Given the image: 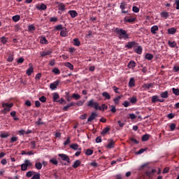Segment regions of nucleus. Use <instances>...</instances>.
Segmentation results:
<instances>
[{
  "mask_svg": "<svg viewBox=\"0 0 179 179\" xmlns=\"http://www.w3.org/2000/svg\"><path fill=\"white\" fill-rule=\"evenodd\" d=\"M115 33L118 35L119 38L124 40H127V38H129V34L127 33V31L122 29H118L117 28L115 29Z\"/></svg>",
  "mask_w": 179,
  "mask_h": 179,
  "instance_id": "nucleus-1",
  "label": "nucleus"
},
{
  "mask_svg": "<svg viewBox=\"0 0 179 179\" xmlns=\"http://www.w3.org/2000/svg\"><path fill=\"white\" fill-rule=\"evenodd\" d=\"M27 167H33V163H31L29 159H25L24 162L21 164L22 171H26L27 170Z\"/></svg>",
  "mask_w": 179,
  "mask_h": 179,
  "instance_id": "nucleus-2",
  "label": "nucleus"
},
{
  "mask_svg": "<svg viewBox=\"0 0 179 179\" xmlns=\"http://www.w3.org/2000/svg\"><path fill=\"white\" fill-rule=\"evenodd\" d=\"M99 106H100V103L94 101V99H90L87 102V107H92L94 110H99Z\"/></svg>",
  "mask_w": 179,
  "mask_h": 179,
  "instance_id": "nucleus-3",
  "label": "nucleus"
},
{
  "mask_svg": "<svg viewBox=\"0 0 179 179\" xmlns=\"http://www.w3.org/2000/svg\"><path fill=\"white\" fill-rule=\"evenodd\" d=\"M2 107H3V113H9L10 111V108L13 107V103H3Z\"/></svg>",
  "mask_w": 179,
  "mask_h": 179,
  "instance_id": "nucleus-4",
  "label": "nucleus"
},
{
  "mask_svg": "<svg viewBox=\"0 0 179 179\" xmlns=\"http://www.w3.org/2000/svg\"><path fill=\"white\" fill-rule=\"evenodd\" d=\"M60 81L59 80H56L54 83H51L50 85V89H51V90H55V89H57V87H58V85H59Z\"/></svg>",
  "mask_w": 179,
  "mask_h": 179,
  "instance_id": "nucleus-5",
  "label": "nucleus"
},
{
  "mask_svg": "<svg viewBox=\"0 0 179 179\" xmlns=\"http://www.w3.org/2000/svg\"><path fill=\"white\" fill-rule=\"evenodd\" d=\"M29 68L28 69H27L26 73L27 75H28V76H31V73H33V72H34V68H33V64H29Z\"/></svg>",
  "mask_w": 179,
  "mask_h": 179,
  "instance_id": "nucleus-6",
  "label": "nucleus"
},
{
  "mask_svg": "<svg viewBox=\"0 0 179 179\" xmlns=\"http://www.w3.org/2000/svg\"><path fill=\"white\" fill-rule=\"evenodd\" d=\"M59 157L62 158V160L64 162H67V163H69V157L65 154H59Z\"/></svg>",
  "mask_w": 179,
  "mask_h": 179,
  "instance_id": "nucleus-7",
  "label": "nucleus"
},
{
  "mask_svg": "<svg viewBox=\"0 0 179 179\" xmlns=\"http://www.w3.org/2000/svg\"><path fill=\"white\" fill-rule=\"evenodd\" d=\"M135 20H136V19L133 17L124 18V22H126L127 23H134V22H135Z\"/></svg>",
  "mask_w": 179,
  "mask_h": 179,
  "instance_id": "nucleus-8",
  "label": "nucleus"
},
{
  "mask_svg": "<svg viewBox=\"0 0 179 179\" xmlns=\"http://www.w3.org/2000/svg\"><path fill=\"white\" fill-rule=\"evenodd\" d=\"M96 117H97V114H96V113H92L91 115L90 116V117L87 120V122H92V121H93V120H94L96 118Z\"/></svg>",
  "mask_w": 179,
  "mask_h": 179,
  "instance_id": "nucleus-9",
  "label": "nucleus"
},
{
  "mask_svg": "<svg viewBox=\"0 0 179 179\" xmlns=\"http://www.w3.org/2000/svg\"><path fill=\"white\" fill-rule=\"evenodd\" d=\"M151 87H153V83L143 85V88L144 90H149V89H151Z\"/></svg>",
  "mask_w": 179,
  "mask_h": 179,
  "instance_id": "nucleus-10",
  "label": "nucleus"
},
{
  "mask_svg": "<svg viewBox=\"0 0 179 179\" xmlns=\"http://www.w3.org/2000/svg\"><path fill=\"white\" fill-rule=\"evenodd\" d=\"M127 66H128V68H129V69H131L132 68H135V66H136V63L135 62V61L131 60L129 62Z\"/></svg>",
  "mask_w": 179,
  "mask_h": 179,
  "instance_id": "nucleus-11",
  "label": "nucleus"
},
{
  "mask_svg": "<svg viewBox=\"0 0 179 179\" xmlns=\"http://www.w3.org/2000/svg\"><path fill=\"white\" fill-rule=\"evenodd\" d=\"M35 169H36V170H41V169H43V164L41 162H36L35 163Z\"/></svg>",
  "mask_w": 179,
  "mask_h": 179,
  "instance_id": "nucleus-12",
  "label": "nucleus"
},
{
  "mask_svg": "<svg viewBox=\"0 0 179 179\" xmlns=\"http://www.w3.org/2000/svg\"><path fill=\"white\" fill-rule=\"evenodd\" d=\"M121 99H122V95L118 96L113 99V101L115 104H116V106H118V104H120V100H121Z\"/></svg>",
  "mask_w": 179,
  "mask_h": 179,
  "instance_id": "nucleus-13",
  "label": "nucleus"
},
{
  "mask_svg": "<svg viewBox=\"0 0 179 179\" xmlns=\"http://www.w3.org/2000/svg\"><path fill=\"white\" fill-rule=\"evenodd\" d=\"M59 99V94H58V93L55 92L53 94V101L58 103V101Z\"/></svg>",
  "mask_w": 179,
  "mask_h": 179,
  "instance_id": "nucleus-14",
  "label": "nucleus"
},
{
  "mask_svg": "<svg viewBox=\"0 0 179 179\" xmlns=\"http://www.w3.org/2000/svg\"><path fill=\"white\" fill-rule=\"evenodd\" d=\"M70 148L74 150H82V148H79V145L78 144H71Z\"/></svg>",
  "mask_w": 179,
  "mask_h": 179,
  "instance_id": "nucleus-15",
  "label": "nucleus"
},
{
  "mask_svg": "<svg viewBox=\"0 0 179 179\" xmlns=\"http://www.w3.org/2000/svg\"><path fill=\"white\" fill-rule=\"evenodd\" d=\"M10 136V134H9V132H2L0 134V138H1L2 139H5V138H8Z\"/></svg>",
  "mask_w": 179,
  "mask_h": 179,
  "instance_id": "nucleus-16",
  "label": "nucleus"
},
{
  "mask_svg": "<svg viewBox=\"0 0 179 179\" xmlns=\"http://www.w3.org/2000/svg\"><path fill=\"white\" fill-rule=\"evenodd\" d=\"M107 108H108V106H107V105L106 104H102L101 106H100V105H99L98 106V110H99L100 111H104V110H107Z\"/></svg>",
  "mask_w": 179,
  "mask_h": 179,
  "instance_id": "nucleus-17",
  "label": "nucleus"
},
{
  "mask_svg": "<svg viewBox=\"0 0 179 179\" xmlns=\"http://www.w3.org/2000/svg\"><path fill=\"white\" fill-rule=\"evenodd\" d=\"M159 30V27L157 25H154L153 27H151V33L152 34H156V31Z\"/></svg>",
  "mask_w": 179,
  "mask_h": 179,
  "instance_id": "nucleus-18",
  "label": "nucleus"
},
{
  "mask_svg": "<svg viewBox=\"0 0 179 179\" xmlns=\"http://www.w3.org/2000/svg\"><path fill=\"white\" fill-rule=\"evenodd\" d=\"M135 44H136V43H135V42H129V43H127V44L125 45V47H126V48H129V49H131V48H132L134 45H135Z\"/></svg>",
  "mask_w": 179,
  "mask_h": 179,
  "instance_id": "nucleus-19",
  "label": "nucleus"
},
{
  "mask_svg": "<svg viewBox=\"0 0 179 179\" xmlns=\"http://www.w3.org/2000/svg\"><path fill=\"white\" fill-rule=\"evenodd\" d=\"M129 87H134L135 86V78H131L129 82Z\"/></svg>",
  "mask_w": 179,
  "mask_h": 179,
  "instance_id": "nucleus-20",
  "label": "nucleus"
},
{
  "mask_svg": "<svg viewBox=\"0 0 179 179\" xmlns=\"http://www.w3.org/2000/svg\"><path fill=\"white\" fill-rule=\"evenodd\" d=\"M69 14L70 15V16H71V17H76V16H78V13L76 10H69Z\"/></svg>",
  "mask_w": 179,
  "mask_h": 179,
  "instance_id": "nucleus-21",
  "label": "nucleus"
},
{
  "mask_svg": "<svg viewBox=\"0 0 179 179\" xmlns=\"http://www.w3.org/2000/svg\"><path fill=\"white\" fill-rule=\"evenodd\" d=\"M102 96H103V97H105V99H106V100H110V99H111V96L107 92H103Z\"/></svg>",
  "mask_w": 179,
  "mask_h": 179,
  "instance_id": "nucleus-22",
  "label": "nucleus"
},
{
  "mask_svg": "<svg viewBox=\"0 0 179 179\" xmlns=\"http://www.w3.org/2000/svg\"><path fill=\"white\" fill-rule=\"evenodd\" d=\"M115 143L114 142V140H110V143L107 145V148L108 149H113V148H114Z\"/></svg>",
  "mask_w": 179,
  "mask_h": 179,
  "instance_id": "nucleus-23",
  "label": "nucleus"
},
{
  "mask_svg": "<svg viewBox=\"0 0 179 179\" xmlns=\"http://www.w3.org/2000/svg\"><path fill=\"white\" fill-rule=\"evenodd\" d=\"M80 160H76L73 164V169H78L80 166Z\"/></svg>",
  "mask_w": 179,
  "mask_h": 179,
  "instance_id": "nucleus-24",
  "label": "nucleus"
},
{
  "mask_svg": "<svg viewBox=\"0 0 179 179\" xmlns=\"http://www.w3.org/2000/svg\"><path fill=\"white\" fill-rule=\"evenodd\" d=\"M41 44H48V41H47V38L45 37L42 36L40 39Z\"/></svg>",
  "mask_w": 179,
  "mask_h": 179,
  "instance_id": "nucleus-25",
  "label": "nucleus"
},
{
  "mask_svg": "<svg viewBox=\"0 0 179 179\" xmlns=\"http://www.w3.org/2000/svg\"><path fill=\"white\" fill-rule=\"evenodd\" d=\"M169 16H170V15L169 14L168 12L163 11L162 13H161V17H164V19H167Z\"/></svg>",
  "mask_w": 179,
  "mask_h": 179,
  "instance_id": "nucleus-26",
  "label": "nucleus"
},
{
  "mask_svg": "<svg viewBox=\"0 0 179 179\" xmlns=\"http://www.w3.org/2000/svg\"><path fill=\"white\" fill-rule=\"evenodd\" d=\"M51 52H52L51 51H48V50L41 52V57H45L46 55H50Z\"/></svg>",
  "mask_w": 179,
  "mask_h": 179,
  "instance_id": "nucleus-27",
  "label": "nucleus"
},
{
  "mask_svg": "<svg viewBox=\"0 0 179 179\" xmlns=\"http://www.w3.org/2000/svg\"><path fill=\"white\" fill-rule=\"evenodd\" d=\"M64 66H66V68H69V69H71V71H73V65H72V64H71L69 62H66L64 64Z\"/></svg>",
  "mask_w": 179,
  "mask_h": 179,
  "instance_id": "nucleus-28",
  "label": "nucleus"
},
{
  "mask_svg": "<svg viewBox=\"0 0 179 179\" xmlns=\"http://www.w3.org/2000/svg\"><path fill=\"white\" fill-rule=\"evenodd\" d=\"M149 138H150V135L149 134L143 135L142 137L143 142H146V141H149Z\"/></svg>",
  "mask_w": 179,
  "mask_h": 179,
  "instance_id": "nucleus-29",
  "label": "nucleus"
},
{
  "mask_svg": "<svg viewBox=\"0 0 179 179\" xmlns=\"http://www.w3.org/2000/svg\"><path fill=\"white\" fill-rule=\"evenodd\" d=\"M176 31H177V29L174 27L168 29V33L169 34H175Z\"/></svg>",
  "mask_w": 179,
  "mask_h": 179,
  "instance_id": "nucleus-30",
  "label": "nucleus"
},
{
  "mask_svg": "<svg viewBox=\"0 0 179 179\" xmlns=\"http://www.w3.org/2000/svg\"><path fill=\"white\" fill-rule=\"evenodd\" d=\"M73 106H75V103L71 102V103H69L67 106L64 107V111L68 110V108H69V107H73Z\"/></svg>",
  "mask_w": 179,
  "mask_h": 179,
  "instance_id": "nucleus-31",
  "label": "nucleus"
},
{
  "mask_svg": "<svg viewBox=\"0 0 179 179\" xmlns=\"http://www.w3.org/2000/svg\"><path fill=\"white\" fill-rule=\"evenodd\" d=\"M161 97H162V99H167V97H169V92L165 91L162 92L161 94Z\"/></svg>",
  "mask_w": 179,
  "mask_h": 179,
  "instance_id": "nucleus-32",
  "label": "nucleus"
},
{
  "mask_svg": "<svg viewBox=\"0 0 179 179\" xmlns=\"http://www.w3.org/2000/svg\"><path fill=\"white\" fill-rule=\"evenodd\" d=\"M35 173L36 172L33 171H29L26 173V176L28 178H30V177H32V176H34Z\"/></svg>",
  "mask_w": 179,
  "mask_h": 179,
  "instance_id": "nucleus-33",
  "label": "nucleus"
},
{
  "mask_svg": "<svg viewBox=\"0 0 179 179\" xmlns=\"http://www.w3.org/2000/svg\"><path fill=\"white\" fill-rule=\"evenodd\" d=\"M172 92L175 96H179V89L178 88H172Z\"/></svg>",
  "mask_w": 179,
  "mask_h": 179,
  "instance_id": "nucleus-34",
  "label": "nucleus"
},
{
  "mask_svg": "<svg viewBox=\"0 0 179 179\" xmlns=\"http://www.w3.org/2000/svg\"><path fill=\"white\" fill-rule=\"evenodd\" d=\"M73 44L74 45H76V47H79V45H80V41H79V39L78 38H74L73 39Z\"/></svg>",
  "mask_w": 179,
  "mask_h": 179,
  "instance_id": "nucleus-35",
  "label": "nucleus"
},
{
  "mask_svg": "<svg viewBox=\"0 0 179 179\" xmlns=\"http://www.w3.org/2000/svg\"><path fill=\"white\" fill-rule=\"evenodd\" d=\"M135 52L137 54H142V47L138 46V48L135 49Z\"/></svg>",
  "mask_w": 179,
  "mask_h": 179,
  "instance_id": "nucleus-36",
  "label": "nucleus"
},
{
  "mask_svg": "<svg viewBox=\"0 0 179 179\" xmlns=\"http://www.w3.org/2000/svg\"><path fill=\"white\" fill-rule=\"evenodd\" d=\"M60 36H62V37H66V36H68V34L66 30L62 29L60 32Z\"/></svg>",
  "mask_w": 179,
  "mask_h": 179,
  "instance_id": "nucleus-37",
  "label": "nucleus"
},
{
  "mask_svg": "<svg viewBox=\"0 0 179 179\" xmlns=\"http://www.w3.org/2000/svg\"><path fill=\"white\" fill-rule=\"evenodd\" d=\"M145 58H146V59H148L149 61H150V60L153 59V55L149 54V53L146 54Z\"/></svg>",
  "mask_w": 179,
  "mask_h": 179,
  "instance_id": "nucleus-38",
  "label": "nucleus"
},
{
  "mask_svg": "<svg viewBox=\"0 0 179 179\" xmlns=\"http://www.w3.org/2000/svg\"><path fill=\"white\" fill-rule=\"evenodd\" d=\"M110 127H106L103 129L101 132V135H106V134H107L110 131Z\"/></svg>",
  "mask_w": 179,
  "mask_h": 179,
  "instance_id": "nucleus-39",
  "label": "nucleus"
},
{
  "mask_svg": "<svg viewBox=\"0 0 179 179\" xmlns=\"http://www.w3.org/2000/svg\"><path fill=\"white\" fill-rule=\"evenodd\" d=\"M85 155H87V156H92V155H93V150L87 149L85 152Z\"/></svg>",
  "mask_w": 179,
  "mask_h": 179,
  "instance_id": "nucleus-40",
  "label": "nucleus"
},
{
  "mask_svg": "<svg viewBox=\"0 0 179 179\" xmlns=\"http://www.w3.org/2000/svg\"><path fill=\"white\" fill-rule=\"evenodd\" d=\"M156 101H160V99H159V97L157 96H153L152 98V102L156 103Z\"/></svg>",
  "mask_w": 179,
  "mask_h": 179,
  "instance_id": "nucleus-41",
  "label": "nucleus"
},
{
  "mask_svg": "<svg viewBox=\"0 0 179 179\" xmlns=\"http://www.w3.org/2000/svg\"><path fill=\"white\" fill-rule=\"evenodd\" d=\"M13 20L14 22H19V20H20V15H14L13 17Z\"/></svg>",
  "mask_w": 179,
  "mask_h": 179,
  "instance_id": "nucleus-42",
  "label": "nucleus"
},
{
  "mask_svg": "<svg viewBox=\"0 0 179 179\" xmlns=\"http://www.w3.org/2000/svg\"><path fill=\"white\" fill-rule=\"evenodd\" d=\"M50 162L52 163V164H55V166L58 164V161L55 158L51 159Z\"/></svg>",
  "mask_w": 179,
  "mask_h": 179,
  "instance_id": "nucleus-43",
  "label": "nucleus"
},
{
  "mask_svg": "<svg viewBox=\"0 0 179 179\" xmlns=\"http://www.w3.org/2000/svg\"><path fill=\"white\" fill-rule=\"evenodd\" d=\"M146 150H148V148H141L138 152H136V155H142V153L146 152Z\"/></svg>",
  "mask_w": 179,
  "mask_h": 179,
  "instance_id": "nucleus-44",
  "label": "nucleus"
},
{
  "mask_svg": "<svg viewBox=\"0 0 179 179\" xmlns=\"http://www.w3.org/2000/svg\"><path fill=\"white\" fill-rule=\"evenodd\" d=\"M59 10H65V4L64 3H60L59 5Z\"/></svg>",
  "mask_w": 179,
  "mask_h": 179,
  "instance_id": "nucleus-45",
  "label": "nucleus"
},
{
  "mask_svg": "<svg viewBox=\"0 0 179 179\" xmlns=\"http://www.w3.org/2000/svg\"><path fill=\"white\" fill-rule=\"evenodd\" d=\"M125 6H127V3H125L124 1L120 3V9L122 10H124V9H125Z\"/></svg>",
  "mask_w": 179,
  "mask_h": 179,
  "instance_id": "nucleus-46",
  "label": "nucleus"
},
{
  "mask_svg": "<svg viewBox=\"0 0 179 179\" xmlns=\"http://www.w3.org/2000/svg\"><path fill=\"white\" fill-rule=\"evenodd\" d=\"M53 73H55L56 75H59V73H61V71H59V69H58V68H55L52 70Z\"/></svg>",
  "mask_w": 179,
  "mask_h": 179,
  "instance_id": "nucleus-47",
  "label": "nucleus"
},
{
  "mask_svg": "<svg viewBox=\"0 0 179 179\" xmlns=\"http://www.w3.org/2000/svg\"><path fill=\"white\" fill-rule=\"evenodd\" d=\"M41 175L40 173H35L31 179H40Z\"/></svg>",
  "mask_w": 179,
  "mask_h": 179,
  "instance_id": "nucleus-48",
  "label": "nucleus"
},
{
  "mask_svg": "<svg viewBox=\"0 0 179 179\" xmlns=\"http://www.w3.org/2000/svg\"><path fill=\"white\" fill-rule=\"evenodd\" d=\"M169 44L170 45V47L174 48L176 47V45H177V43H176V41H169Z\"/></svg>",
  "mask_w": 179,
  "mask_h": 179,
  "instance_id": "nucleus-49",
  "label": "nucleus"
},
{
  "mask_svg": "<svg viewBox=\"0 0 179 179\" xmlns=\"http://www.w3.org/2000/svg\"><path fill=\"white\" fill-rule=\"evenodd\" d=\"M73 99H75L76 100H79L80 99V95L78 94H73L72 96Z\"/></svg>",
  "mask_w": 179,
  "mask_h": 179,
  "instance_id": "nucleus-50",
  "label": "nucleus"
},
{
  "mask_svg": "<svg viewBox=\"0 0 179 179\" xmlns=\"http://www.w3.org/2000/svg\"><path fill=\"white\" fill-rule=\"evenodd\" d=\"M39 100L42 103H45L47 101V98L44 96H42L41 98H39Z\"/></svg>",
  "mask_w": 179,
  "mask_h": 179,
  "instance_id": "nucleus-51",
  "label": "nucleus"
},
{
  "mask_svg": "<svg viewBox=\"0 0 179 179\" xmlns=\"http://www.w3.org/2000/svg\"><path fill=\"white\" fill-rule=\"evenodd\" d=\"M30 146H31V149H34V148H36V141H31Z\"/></svg>",
  "mask_w": 179,
  "mask_h": 179,
  "instance_id": "nucleus-52",
  "label": "nucleus"
},
{
  "mask_svg": "<svg viewBox=\"0 0 179 179\" xmlns=\"http://www.w3.org/2000/svg\"><path fill=\"white\" fill-rule=\"evenodd\" d=\"M84 103H85V101H78L76 103V106H78V107H81V106H83Z\"/></svg>",
  "mask_w": 179,
  "mask_h": 179,
  "instance_id": "nucleus-53",
  "label": "nucleus"
},
{
  "mask_svg": "<svg viewBox=\"0 0 179 179\" xmlns=\"http://www.w3.org/2000/svg\"><path fill=\"white\" fill-rule=\"evenodd\" d=\"M1 40L3 44H6V43H8V38H6V37H2Z\"/></svg>",
  "mask_w": 179,
  "mask_h": 179,
  "instance_id": "nucleus-54",
  "label": "nucleus"
},
{
  "mask_svg": "<svg viewBox=\"0 0 179 179\" xmlns=\"http://www.w3.org/2000/svg\"><path fill=\"white\" fill-rule=\"evenodd\" d=\"M39 9H41L42 10H45V9H47V6L43 3L41 5Z\"/></svg>",
  "mask_w": 179,
  "mask_h": 179,
  "instance_id": "nucleus-55",
  "label": "nucleus"
},
{
  "mask_svg": "<svg viewBox=\"0 0 179 179\" xmlns=\"http://www.w3.org/2000/svg\"><path fill=\"white\" fill-rule=\"evenodd\" d=\"M7 61L8 62H12L13 61V55H10L8 56Z\"/></svg>",
  "mask_w": 179,
  "mask_h": 179,
  "instance_id": "nucleus-56",
  "label": "nucleus"
},
{
  "mask_svg": "<svg viewBox=\"0 0 179 179\" xmlns=\"http://www.w3.org/2000/svg\"><path fill=\"white\" fill-rule=\"evenodd\" d=\"M36 80H40L41 79V73H37L35 77Z\"/></svg>",
  "mask_w": 179,
  "mask_h": 179,
  "instance_id": "nucleus-57",
  "label": "nucleus"
},
{
  "mask_svg": "<svg viewBox=\"0 0 179 179\" xmlns=\"http://www.w3.org/2000/svg\"><path fill=\"white\" fill-rule=\"evenodd\" d=\"M69 143H71V138H70V137H69V138L66 139V141L64 142V145L65 146H66V145H69Z\"/></svg>",
  "mask_w": 179,
  "mask_h": 179,
  "instance_id": "nucleus-58",
  "label": "nucleus"
},
{
  "mask_svg": "<svg viewBox=\"0 0 179 179\" xmlns=\"http://www.w3.org/2000/svg\"><path fill=\"white\" fill-rule=\"evenodd\" d=\"M133 12H134L135 13H138V12H139V8L136 6H133Z\"/></svg>",
  "mask_w": 179,
  "mask_h": 179,
  "instance_id": "nucleus-59",
  "label": "nucleus"
},
{
  "mask_svg": "<svg viewBox=\"0 0 179 179\" xmlns=\"http://www.w3.org/2000/svg\"><path fill=\"white\" fill-rule=\"evenodd\" d=\"M80 120H86V118H87V113H85L83 115H80Z\"/></svg>",
  "mask_w": 179,
  "mask_h": 179,
  "instance_id": "nucleus-60",
  "label": "nucleus"
},
{
  "mask_svg": "<svg viewBox=\"0 0 179 179\" xmlns=\"http://www.w3.org/2000/svg\"><path fill=\"white\" fill-rule=\"evenodd\" d=\"M170 128H171V131H174V129H176V124L174 123L171 124Z\"/></svg>",
  "mask_w": 179,
  "mask_h": 179,
  "instance_id": "nucleus-61",
  "label": "nucleus"
},
{
  "mask_svg": "<svg viewBox=\"0 0 179 179\" xmlns=\"http://www.w3.org/2000/svg\"><path fill=\"white\" fill-rule=\"evenodd\" d=\"M110 107H111L110 111L112 113H116L117 112V108H115V106H111Z\"/></svg>",
  "mask_w": 179,
  "mask_h": 179,
  "instance_id": "nucleus-62",
  "label": "nucleus"
},
{
  "mask_svg": "<svg viewBox=\"0 0 179 179\" xmlns=\"http://www.w3.org/2000/svg\"><path fill=\"white\" fill-rule=\"evenodd\" d=\"M129 115V117L131 118V120H135V118H136V115L134 113H131Z\"/></svg>",
  "mask_w": 179,
  "mask_h": 179,
  "instance_id": "nucleus-63",
  "label": "nucleus"
},
{
  "mask_svg": "<svg viewBox=\"0 0 179 179\" xmlns=\"http://www.w3.org/2000/svg\"><path fill=\"white\" fill-rule=\"evenodd\" d=\"M130 101H131V103H136V101H137L136 97H132V98L130 99Z\"/></svg>",
  "mask_w": 179,
  "mask_h": 179,
  "instance_id": "nucleus-64",
  "label": "nucleus"
}]
</instances>
